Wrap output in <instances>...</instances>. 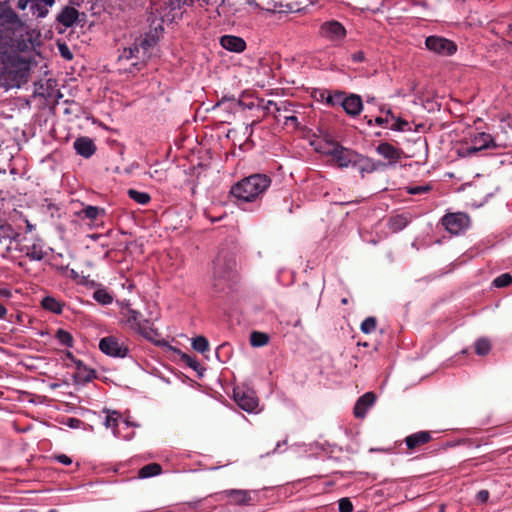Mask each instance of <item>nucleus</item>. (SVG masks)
<instances>
[{
    "instance_id": "obj_14",
    "label": "nucleus",
    "mask_w": 512,
    "mask_h": 512,
    "mask_svg": "<svg viewBox=\"0 0 512 512\" xmlns=\"http://www.w3.org/2000/svg\"><path fill=\"white\" fill-rule=\"evenodd\" d=\"M17 54L13 49L12 39L0 37V70H6L9 65L14 64Z\"/></svg>"
},
{
    "instance_id": "obj_56",
    "label": "nucleus",
    "mask_w": 512,
    "mask_h": 512,
    "mask_svg": "<svg viewBox=\"0 0 512 512\" xmlns=\"http://www.w3.org/2000/svg\"><path fill=\"white\" fill-rule=\"evenodd\" d=\"M226 101H232V102H234V101H236V99H235V97H234L233 95H231V96H223V97L221 98V100H219V101L217 102L216 106H220V105H222L223 103H225Z\"/></svg>"
},
{
    "instance_id": "obj_4",
    "label": "nucleus",
    "mask_w": 512,
    "mask_h": 512,
    "mask_svg": "<svg viewBox=\"0 0 512 512\" xmlns=\"http://www.w3.org/2000/svg\"><path fill=\"white\" fill-rule=\"evenodd\" d=\"M44 247L45 244L40 238L28 240L26 236L21 234L14 250L24 254L31 261H41L47 254Z\"/></svg>"
},
{
    "instance_id": "obj_10",
    "label": "nucleus",
    "mask_w": 512,
    "mask_h": 512,
    "mask_svg": "<svg viewBox=\"0 0 512 512\" xmlns=\"http://www.w3.org/2000/svg\"><path fill=\"white\" fill-rule=\"evenodd\" d=\"M425 46L429 51L442 56H451L457 51V45L453 41L435 35L426 38Z\"/></svg>"
},
{
    "instance_id": "obj_33",
    "label": "nucleus",
    "mask_w": 512,
    "mask_h": 512,
    "mask_svg": "<svg viewBox=\"0 0 512 512\" xmlns=\"http://www.w3.org/2000/svg\"><path fill=\"white\" fill-rule=\"evenodd\" d=\"M127 194L133 201L140 205H147L151 201V196L147 192L129 189Z\"/></svg>"
},
{
    "instance_id": "obj_31",
    "label": "nucleus",
    "mask_w": 512,
    "mask_h": 512,
    "mask_svg": "<svg viewBox=\"0 0 512 512\" xmlns=\"http://www.w3.org/2000/svg\"><path fill=\"white\" fill-rule=\"evenodd\" d=\"M161 471H162V468L159 464L150 463V464L143 466L139 470V477L144 479V478L157 476L161 473Z\"/></svg>"
},
{
    "instance_id": "obj_50",
    "label": "nucleus",
    "mask_w": 512,
    "mask_h": 512,
    "mask_svg": "<svg viewBox=\"0 0 512 512\" xmlns=\"http://www.w3.org/2000/svg\"><path fill=\"white\" fill-rule=\"evenodd\" d=\"M188 0H168L166 3L170 10L180 9L183 5L187 4Z\"/></svg>"
},
{
    "instance_id": "obj_64",
    "label": "nucleus",
    "mask_w": 512,
    "mask_h": 512,
    "mask_svg": "<svg viewBox=\"0 0 512 512\" xmlns=\"http://www.w3.org/2000/svg\"><path fill=\"white\" fill-rule=\"evenodd\" d=\"M341 303H342V304H344V305H346V304L348 303V299H347V298H343V299L341 300Z\"/></svg>"
},
{
    "instance_id": "obj_12",
    "label": "nucleus",
    "mask_w": 512,
    "mask_h": 512,
    "mask_svg": "<svg viewBox=\"0 0 512 512\" xmlns=\"http://www.w3.org/2000/svg\"><path fill=\"white\" fill-rule=\"evenodd\" d=\"M320 34L330 41H341L346 37V29L336 20L326 21L320 26Z\"/></svg>"
},
{
    "instance_id": "obj_43",
    "label": "nucleus",
    "mask_w": 512,
    "mask_h": 512,
    "mask_svg": "<svg viewBox=\"0 0 512 512\" xmlns=\"http://www.w3.org/2000/svg\"><path fill=\"white\" fill-rule=\"evenodd\" d=\"M512 283V276L509 273H503L493 280V285L497 288L506 287Z\"/></svg>"
},
{
    "instance_id": "obj_5",
    "label": "nucleus",
    "mask_w": 512,
    "mask_h": 512,
    "mask_svg": "<svg viewBox=\"0 0 512 512\" xmlns=\"http://www.w3.org/2000/svg\"><path fill=\"white\" fill-rule=\"evenodd\" d=\"M498 147L499 145L495 142L491 134L480 132L474 135L469 146L462 147L459 150V155L462 157H468L475 155L479 151L495 149Z\"/></svg>"
},
{
    "instance_id": "obj_15",
    "label": "nucleus",
    "mask_w": 512,
    "mask_h": 512,
    "mask_svg": "<svg viewBox=\"0 0 512 512\" xmlns=\"http://www.w3.org/2000/svg\"><path fill=\"white\" fill-rule=\"evenodd\" d=\"M341 107L348 115L356 117L361 113L363 109L362 99L357 94H350L348 96L345 95L343 101L341 102Z\"/></svg>"
},
{
    "instance_id": "obj_2",
    "label": "nucleus",
    "mask_w": 512,
    "mask_h": 512,
    "mask_svg": "<svg viewBox=\"0 0 512 512\" xmlns=\"http://www.w3.org/2000/svg\"><path fill=\"white\" fill-rule=\"evenodd\" d=\"M120 307L122 310L121 313L126 317V323L129 325V327L135 330L144 338L153 340V338L157 335V332L152 327L150 321L144 319L139 311L132 309L128 302H122Z\"/></svg>"
},
{
    "instance_id": "obj_1",
    "label": "nucleus",
    "mask_w": 512,
    "mask_h": 512,
    "mask_svg": "<svg viewBox=\"0 0 512 512\" xmlns=\"http://www.w3.org/2000/svg\"><path fill=\"white\" fill-rule=\"evenodd\" d=\"M271 178L266 174H252L231 187L230 194L237 205L251 203L261 197L270 187Z\"/></svg>"
},
{
    "instance_id": "obj_39",
    "label": "nucleus",
    "mask_w": 512,
    "mask_h": 512,
    "mask_svg": "<svg viewBox=\"0 0 512 512\" xmlns=\"http://www.w3.org/2000/svg\"><path fill=\"white\" fill-rule=\"evenodd\" d=\"M395 122L391 125L390 129L393 131H399V132H405V131H411V125L408 121L401 119L399 117H395L393 119Z\"/></svg>"
},
{
    "instance_id": "obj_37",
    "label": "nucleus",
    "mask_w": 512,
    "mask_h": 512,
    "mask_svg": "<svg viewBox=\"0 0 512 512\" xmlns=\"http://www.w3.org/2000/svg\"><path fill=\"white\" fill-rule=\"evenodd\" d=\"M491 350V343L486 338H480L475 343V352L480 356L487 355Z\"/></svg>"
},
{
    "instance_id": "obj_38",
    "label": "nucleus",
    "mask_w": 512,
    "mask_h": 512,
    "mask_svg": "<svg viewBox=\"0 0 512 512\" xmlns=\"http://www.w3.org/2000/svg\"><path fill=\"white\" fill-rule=\"evenodd\" d=\"M345 96L344 92L335 91L330 92L329 96H327L326 105L330 107H334L336 105L341 106V102L343 101Z\"/></svg>"
},
{
    "instance_id": "obj_32",
    "label": "nucleus",
    "mask_w": 512,
    "mask_h": 512,
    "mask_svg": "<svg viewBox=\"0 0 512 512\" xmlns=\"http://www.w3.org/2000/svg\"><path fill=\"white\" fill-rule=\"evenodd\" d=\"M136 42L138 43L140 51L147 59L150 56L149 50L156 44V38L152 35H146L144 38H141Z\"/></svg>"
},
{
    "instance_id": "obj_22",
    "label": "nucleus",
    "mask_w": 512,
    "mask_h": 512,
    "mask_svg": "<svg viewBox=\"0 0 512 512\" xmlns=\"http://www.w3.org/2000/svg\"><path fill=\"white\" fill-rule=\"evenodd\" d=\"M77 371L74 374V381L76 384H86L96 378V371L83 364L78 360L75 362Z\"/></svg>"
},
{
    "instance_id": "obj_28",
    "label": "nucleus",
    "mask_w": 512,
    "mask_h": 512,
    "mask_svg": "<svg viewBox=\"0 0 512 512\" xmlns=\"http://www.w3.org/2000/svg\"><path fill=\"white\" fill-rule=\"evenodd\" d=\"M41 305L45 310L55 314L63 312V303L52 296H46L42 299Z\"/></svg>"
},
{
    "instance_id": "obj_30",
    "label": "nucleus",
    "mask_w": 512,
    "mask_h": 512,
    "mask_svg": "<svg viewBox=\"0 0 512 512\" xmlns=\"http://www.w3.org/2000/svg\"><path fill=\"white\" fill-rule=\"evenodd\" d=\"M93 299L101 305H110L114 300L113 295L105 288L95 290Z\"/></svg>"
},
{
    "instance_id": "obj_54",
    "label": "nucleus",
    "mask_w": 512,
    "mask_h": 512,
    "mask_svg": "<svg viewBox=\"0 0 512 512\" xmlns=\"http://www.w3.org/2000/svg\"><path fill=\"white\" fill-rule=\"evenodd\" d=\"M28 5H32V0H18L17 2V7L20 9V10H25Z\"/></svg>"
},
{
    "instance_id": "obj_6",
    "label": "nucleus",
    "mask_w": 512,
    "mask_h": 512,
    "mask_svg": "<svg viewBox=\"0 0 512 512\" xmlns=\"http://www.w3.org/2000/svg\"><path fill=\"white\" fill-rule=\"evenodd\" d=\"M99 349L102 353L115 358H125L129 353V347L125 341L116 336H106L99 341Z\"/></svg>"
},
{
    "instance_id": "obj_9",
    "label": "nucleus",
    "mask_w": 512,
    "mask_h": 512,
    "mask_svg": "<svg viewBox=\"0 0 512 512\" xmlns=\"http://www.w3.org/2000/svg\"><path fill=\"white\" fill-rule=\"evenodd\" d=\"M441 223L449 233L458 235L469 227L470 218L465 213H450L442 217Z\"/></svg>"
},
{
    "instance_id": "obj_47",
    "label": "nucleus",
    "mask_w": 512,
    "mask_h": 512,
    "mask_svg": "<svg viewBox=\"0 0 512 512\" xmlns=\"http://www.w3.org/2000/svg\"><path fill=\"white\" fill-rule=\"evenodd\" d=\"M330 90L327 89H315L312 92L313 98H315L317 101L325 102L327 100V96L330 94Z\"/></svg>"
},
{
    "instance_id": "obj_60",
    "label": "nucleus",
    "mask_w": 512,
    "mask_h": 512,
    "mask_svg": "<svg viewBox=\"0 0 512 512\" xmlns=\"http://www.w3.org/2000/svg\"><path fill=\"white\" fill-rule=\"evenodd\" d=\"M282 444L285 445L286 440H284L283 442H278L273 452H276L280 447H282Z\"/></svg>"
},
{
    "instance_id": "obj_48",
    "label": "nucleus",
    "mask_w": 512,
    "mask_h": 512,
    "mask_svg": "<svg viewBox=\"0 0 512 512\" xmlns=\"http://www.w3.org/2000/svg\"><path fill=\"white\" fill-rule=\"evenodd\" d=\"M58 50H59L60 55L65 60H72L73 59V53L71 52V50L69 49V47L65 43H59L58 44Z\"/></svg>"
},
{
    "instance_id": "obj_42",
    "label": "nucleus",
    "mask_w": 512,
    "mask_h": 512,
    "mask_svg": "<svg viewBox=\"0 0 512 512\" xmlns=\"http://www.w3.org/2000/svg\"><path fill=\"white\" fill-rule=\"evenodd\" d=\"M119 420L120 414L116 411H113L112 413H109L106 416L104 424L107 428H112L113 430H115L119 424ZM114 435H117L116 431H114Z\"/></svg>"
},
{
    "instance_id": "obj_11",
    "label": "nucleus",
    "mask_w": 512,
    "mask_h": 512,
    "mask_svg": "<svg viewBox=\"0 0 512 512\" xmlns=\"http://www.w3.org/2000/svg\"><path fill=\"white\" fill-rule=\"evenodd\" d=\"M20 236L21 233L16 231L12 225L0 224V253L4 256L5 253L13 251Z\"/></svg>"
},
{
    "instance_id": "obj_44",
    "label": "nucleus",
    "mask_w": 512,
    "mask_h": 512,
    "mask_svg": "<svg viewBox=\"0 0 512 512\" xmlns=\"http://www.w3.org/2000/svg\"><path fill=\"white\" fill-rule=\"evenodd\" d=\"M431 190L432 186L430 184L407 187V193L411 195L424 194L430 192Z\"/></svg>"
},
{
    "instance_id": "obj_27",
    "label": "nucleus",
    "mask_w": 512,
    "mask_h": 512,
    "mask_svg": "<svg viewBox=\"0 0 512 512\" xmlns=\"http://www.w3.org/2000/svg\"><path fill=\"white\" fill-rule=\"evenodd\" d=\"M0 17L6 24L11 25L14 28H20L24 26V23L20 20L17 13L10 7L5 8Z\"/></svg>"
},
{
    "instance_id": "obj_34",
    "label": "nucleus",
    "mask_w": 512,
    "mask_h": 512,
    "mask_svg": "<svg viewBox=\"0 0 512 512\" xmlns=\"http://www.w3.org/2000/svg\"><path fill=\"white\" fill-rule=\"evenodd\" d=\"M269 342L268 334L259 331H253L250 334V345L252 347H263Z\"/></svg>"
},
{
    "instance_id": "obj_21",
    "label": "nucleus",
    "mask_w": 512,
    "mask_h": 512,
    "mask_svg": "<svg viewBox=\"0 0 512 512\" xmlns=\"http://www.w3.org/2000/svg\"><path fill=\"white\" fill-rule=\"evenodd\" d=\"M375 399V395L372 392H367L361 397H359L354 406L355 417L364 418L366 416L368 409L374 404Z\"/></svg>"
},
{
    "instance_id": "obj_46",
    "label": "nucleus",
    "mask_w": 512,
    "mask_h": 512,
    "mask_svg": "<svg viewBox=\"0 0 512 512\" xmlns=\"http://www.w3.org/2000/svg\"><path fill=\"white\" fill-rule=\"evenodd\" d=\"M338 508H339V512H352L353 504L349 498L344 497L339 500Z\"/></svg>"
},
{
    "instance_id": "obj_35",
    "label": "nucleus",
    "mask_w": 512,
    "mask_h": 512,
    "mask_svg": "<svg viewBox=\"0 0 512 512\" xmlns=\"http://www.w3.org/2000/svg\"><path fill=\"white\" fill-rule=\"evenodd\" d=\"M192 348L195 351L203 354L209 350V342L206 337L197 336L192 340Z\"/></svg>"
},
{
    "instance_id": "obj_19",
    "label": "nucleus",
    "mask_w": 512,
    "mask_h": 512,
    "mask_svg": "<svg viewBox=\"0 0 512 512\" xmlns=\"http://www.w3.org/2000/svg\"><path fill=\"white\" fill-rule=\"evenodd\" d=\"M220 45L230 51L235 53H241L246 49V42L243 38L234 35H223L220 38Z\"/></svg>"
},
{
    "instance_id": "obj_40",
    "label": "nucleus",
    "mask_w": 512,
    "mask_h": 512,
    "mask_svg": "<svg viewBox=\"0 0 512 512\" xmlns=\"http://www.w3.org/2000/svg\"><path fill=\"white\" fill-rule=\"evenodd\" d=\"M376 326H377V320L375 317H367L362 323H361V326H360V329L361 331L364 333V334H370L372 333L373 331H375L376 329Z\"/></svg>"
},
{
    "instance_id": "obj_45",
    "label": "nucleus",
    "mask_w": 512,
    "mask_h": 512,
    "mask_svg": "<svg viewBox=\"0 0 512 512\" xmlns=\"http://www.w3.org/2000/svg\"><path fill=\"white\" fill-rule=\"evenodd\" d=\"M268 104L274 105L277 112H282V111L283 112H291L292 107H293V104L288 101H283V102H280L279 104H277L273 101H269Z\"/></svg>"
},
{
    "instance_id": "obj_20",
    "label": "nucleus",
    "mask_w": 512,
    "mask_h": 512,
    "mask_svg": "<svg viewBox=\"0 0 512 512\" xmlns=\"http://www.w3.org/2000/svg\"><path fill=\"white\" fill-rule=\"evenodd\" d=\"M229 502L234 505H249L251 503L250 491L242 489H229L222 492Z\"/></svg>"
},
{
    "instance_id": "obj_61",
    "label": "nucleus",
    "mask_w": 512,
    "mask_h": 512,
    "mask_svg": "<svg viewBox=\"0 0 512 512\" xmlns=\"http://www.w3.org/2000/svg\"><path fill=\"white\" fill-rule=\"evenodd\" d=\"M123 422H124V424H125L127 427H128V426H133V427H137V426H138L137 424L132 423V422H129V421H127V420H124Z\"/></svg>"
},
{
    "instance_id": "obj_13",
    "label": "nucleus",
    "mask_w": 512,
    "mask_h": 512,
    "mask_svg": "<svg viewBox=\"0 0 512 512\" xmlns=\"http://www.w3.org/2000/svg\"><path fill=\"white\" fill-rule=\"evenodd\" d=\"M234 400L246 412H254L258 407V399L252 391L236 388L234 389Z\"/></svg>"
},
{
    "instance_id": "obj_49",
    "label": "nucleus",
    "mask_w": 512,
    "mask_h": 512,
    "mask_svg": "<svg viewBox=\"0 0 512 512\" xmlns=\"http://www.w3.org/2000/svg\"><path fill=\"white\" fill-rule=\"evenodd\" d=\"M52 458L65 466L72 464V459L65 454L53 455Z\"/></svg>"
},
{
    "instance_id": "obj_8",
    "label": "nucleus",
    "mask_w": 512,
    "mask_h": 512,
    "mask_svg": "<svg viewBox=\"0 0 512 512\" xmlns=\"http://www.w3.org/2000/svg\"><path fill=\"white\" fill-rule=\"evenodd\" d=\"M328 155L331 156L333 161L341 168H346L350 165L356 166L359 162V154L357 152L345 148L340 144H335L334 147L328 151Z\"/></svg>"
},
{
    "instance_id": "obj_36",
    "label": "nucleus",
    "mask_w": 512,
    "mask_h": 512,
    "mask_svg": "<svg viewBox=\"0 0 512 512\" xmlns=\"http://www.w3.org/2000/svg\"><path fill=\"white\" fill-rule=\"evenodd\" d=\"M55 338L58 340V342L66 347H72L73 346V337L72 335L64 330V329H58Z\"/></svg>"
},
{
    "instance_id": "obj_3",
    "label": "nucleus",
    "mask_w": 512,
    "mask_h": 512,
    "mask_svg": "<svg viewBox=\"0 0 512 512\" xmlns=\"http://www.w3.org/2000/svg\"><path fill=\"white\" fill-rule=\"evenodd\" d=\"M234 267L235 261L232 258L227 261L220 255L216 258L212 283L216 292H222L230 286L234 277Z\"/></svg>"
},
{
    "instance_id": "obj_25",
    "label": "nucleus",
    "mask_w": 512,
    "mask_h": 512,
    "mask_svg": "<svg viewBox=\"0 0 512 512\" xmlns=\"http://www.w3.org/2000/svg\"><path fill=\"white\" fill-rule=\"evenodd\" d=\"M56 0H32L30 11L37 18H45Z\"/></svg>"
},
{
    "instance_id": "obj_26",
    "label": "nucleus",
    "mask_w": 512,
    "mask_h": 512,
    "mask_svg": "<svg viewBox=\"0 0 512 512\" xmlns=\"http://www.w3.org/2000/svg\"><path fill=\"white\" fill-rule=\"evenodd\" d=\"M356 166H358L359 171L363 177L365 173H372L378 170L381 166H383V164L359 154V162Z\"/></svg>"
},
{
    "instance_id": "obj_51",
    "label": "nucleus",
    "mask_w": 512,
    "mask_h": 512,
    "mask_svg": "<svg viewBox=\"0 0 512 512\" xmlns=\"http://www.w3.org/2000/svg\"><path fill=\"white\" fill-rule=\"evenodd\" d=\"M284 124L285 125H292L295 129H297L300 126L298 118L296 116H294V115H286V116H284Z\"/></svg>"
},
{
    "instance_id": "obj_63",
    "label": "nucleus",
    "mask_w": 512,
    "mask_h": 512,
    "mask_svg": "<svg viewBox=\"0 0 512 512\" xmlns=\"http://www.w3.org/2000/svg\"><path fill=\"white\" fill-rule=\"evenodd\" d=\"M100 237H101V235H99V234L91 235V238H92L93 240H97V239H98V238H100Z\"/></svg>"
},
{
    "instance_id": "obj_7",
    "label": "nucleus",
    "mask_w": 512,
    "mask_h": 512,
    "mask_svg": "<svg viewBox=\"0 0 512 512\" xmlns=\"http://www.w3.org/2000/svg\"><path fill=\"white\" fill-rule=\"evenodd\" d=\"M131 62V67L127 70L129 73L140 71L146 61L145 55L142 54L137 42L129 47H125L118 56V62Z\"/></svg>"
},
{
    "instance_id": "obj_17",
    "label": "nucleus",
    "mask_w": 512,
    "mask_h": 512,
    "mask_svg": "<svg viewBox=\"0 0 512 512\" xmlns=\"http://www.w3.org/2000/svg\"><path fill=\"white\" fill-rule=\"evenodd\" d=\"M73 147L76 153L86 159L90 158L96 152V145L94 141L89 137H79L74 143Z\"/></svg>"
},
{
    "instance_id": "obj_62",
    "label": "nucleus",
    "mask_w": 512,
    "mask_h": 512,
    "mask_svg": "<svg viewBox=\"0 0 512 512\" xmlns=\"http://www.w3.org/2000/svg\"><path fill=\"white\" fill-rule=\"evenodd\" d=\"M26 223H27V231L30 232L34 228V226L32 224H30L28 221H26Z\"/></svg>"
},
{
    "instance_id": "obj_23",
    "label": "nucleus",
    "mask_w": 512,
    "mask_h": 512,
    "mask_svg": "<svg viewBox=\"0 0 512 512\" xmlns=\"http://www.w3.org/2000/svg\"><path fill=\"white\" fill-rule=\"evenodd\" d=\"M376 152L385 159L389 160L391 164L396 163L401 157V150L392 146L388 142H381L377 146Z\"/></svg>"
},
{
    "instance_id": "obj_18",
    "label": "nucleus",
    "mask_w": 512,
    "mask_h": 512,
    "mask_svg": "<svg viewBox=\"0 0 512 512\" xmlns=\"http://www.w3.org/2000/svg\"><path fill=\"white\" fill-rule=\"evenodd\" d=\"M432 440L429 431H418L405 437L404 442L409 450H415Z\"/></svg>"
},
{
    "instance_id": "obj_24",
    "label": "nucleus",
    "mask_w": 512,
    "mask_h": 512,
    "mask_svg": "<svg viewBox=\"0 0 512 512\" xmlns=\"http://www.w3.org/2000/svg\"><path fill=\"white\" fill-rule=\"evenodd\" d=\"M411 220L412 216L409 213L397 214L389 218L387 225L391 232L397 233L406 228Z\"/></svg>"
},
{
    "instance_id": "obj_41",
    "label": "nucleus",
    "mask_w": 512,
    "mask_h": 512,
    "mask_svg": "<svg viewBox=\"0 0 512 512\" xmlns=\"http://www.w3.org/2000/svg\"><path fill=\"white\" fill-rule=\"evenodd\" d=\"M181 360L188 366L189 368L193 369L194 371L200 373L201 370H203L202 366L200 365L199 361L188 354H183L181 357Z\"/></svg>"
},
{
    "instance_id": "obj_59",
    "label": "nucleus",
    "mask_w": 512,
    "mask_h": 512,
    "mask_svg": "<svg viewBox=\"0 0 512 512\" xmlns=\"http://www.w3.org/2000/svg\"><path fill=\"white\" fill-rule=\"evenodd\" d=\"M7 313V309L0 303V319L4 318Z\"/></svg>"
},
{
    "instance_id": "obj_55",
    "label": "nucleus",
    "mask_w": 512,
    "mask_h": 512,
    "mask_svg": "<svg viewBox=\"0 0 512 512\" xmlns=\"http://www.w3.org/2000/svg\"><path fill=\"white\" fill-rule=\"evenodd\" d=\"M380 111L382 113H385L386 117L389 118V120L395 119V115L393 114L390 107L386 108L385 106H383L380 108Z\"/></svg>"
},
{
    "instance_id": "obj_57",
    "label": "nucleus",
    "mask_w": 512,
    "mask_h": 512,
    "mask_svg": "<svg viewBox=\"0 0 512 512\" xmlns=\"http://www.w3.org/2000/svg\"><path fill=\"white\" fill-rule=\"evenodd\" d=\"M389 122V118L385 117H376L375 118V123L379 126H382L384 124H387Z\"/></svg>"
},
{
    "instance_id": "obj_29",
    "label": "nucleus",
    "mask_w": 512,
    "mask_h": 512,
    "mask_svg": "<svg viewBox=\"0 0 512 512\" xmlns=\"http://www.w3.org/2000/svg\"><path fill=\"white\" fill-rule=\"evenodd\" d=\"M105 210L103 208L97 207V206H86L84 207L80 212L79 216L89 219V220H96L100 215H104Z\"/></svg>"
},
{
    "instance_id": "obj_16",
    "label": "nucleus",
    "mask_w": 512,
    "mask_h": 512,
    "mask_svg": "<svg viewBox=\"0 0 512 512\" xmlns=\"http://www.w3.org/2000/svg\"><path fill=\"white\" fill-rule=\"evenodd\" d=\"M80 13L72 6H65L56 17L58 24L65 28L74 26L79 21Z\"/></svg>"
},
{
    "instance_id": "obj_53",
    "label": "nucleus",
    "mask_w": 512,
    "mask_h": 512,
    "mask_svg": "<svg viewBox=\"0 0 512 512\" xmlns=\"http://www.w3.org/2000/svg\"><path fill=\"white\" fill-rule=\"evenodd\" d=\"M477 498L481 502H486L489 498V492L487 490H480L477 494Z\"/></svg>"
},
{
    "instance_id": "obj_58",
    "label": "nucleus",
    "mask_w": 512,
    "mask_h": 512,
    "mask_svg": "<svg viewBox=\"0 0 512 512\" xmlns=\"http://www.w3.org/2000/svg\"><path fill=\"white\" fill-rule=\"evenodd\" d=\"M79 423V420L78 419H75V418H70L69 419V426L70 427H77V424Z\"/></svg>"
},
{
    "instance_id": "obj_52",
    "label": "nucleus",
    "mask_w": 512,
    "mask_h": 512,
    "mask_svg": "<svg viewBox=\"0 0 512 512\" xmlns=\"http://www.w3.org/2000/svg\"><path fill=\"white\" fill-rule=\"evenodd\" d=\"M365 59V53L361 50L351 54V60L354 63H362L365 61Z\"/></svg>"
}]
</instances>
